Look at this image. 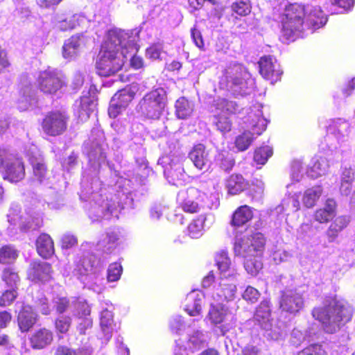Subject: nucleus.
I'll list each match as a JSON object with an SVG mask.
<instances>
[{
	"label": "nucleus",
	"mask_w": 355,
	"mask_h": 355,
	"mask_svg": "<svg viewBox=\"0 0 355 355\" xmlns=\"http://www.w3.org/2000/svg\"><path fill=\"white\" fill-rule=\"evenodd\" d=\"M103 132L98 128L92 129L91 135L84 144V152L88 157V166L83 173L81 182V200L88 201L86 205L89 218L92 221L102 218H118L123 203L119 202L125 197L128 200V191H118L116 194L107 192L101 188L102 182L98 177L100 168L106 166V150Z\"/></svg>",
	"instance_id": "obj_1"
},
{
	"label": "nucleus",
	"mask_w": 355,
	"mask_h": 355,
	"mask_svg": "<svg viewBox=\"0 0 355 355\" xmlns=\"http://www.w3.org/2000/svg\"><path fill=\"white\" fill-rule=\"evenodd\" d=\"M128 37V33L120 29L108 31L96 62L100 76H110L121 69L127 57L123 49V42Z\"/></svg>",
	"instance_id": "obj_2"
},
{
	"label": "nucleus",
	"mask_w": 355,
	"mask_h": 355,
	"mask_svg": "<svg viewBox=\"0 0 355 355\" xmlns=\"http://www.w3.org/2000/svg\"><path fill=\"white\" fill-rule=\"evenodd\" d=\"M352 313L351 306L344 300L337 299H332L329 304L314 308L312 311L313 317L322 323L326 332L330 334L337 331L349 322Z\"/></svg>",
	"instance_id": "obj_3"
},
{
	"label": "nucleus",
	"mask_w": 355,
	"mask_h": 355,
	"mask_svg": "<svg viewBox=\"0 0 355 355\" xmlns=\"http://www.w3.org/2000/svg\"><path fill=\"white\" fill-rule=\"evenodd\" d=\"M265 241L261 234L257 233L251 237H236L234 253L243 258V266L247 272L252 276L257 275L262 268L261 256Z\"/></svg>",
	"instance_id": "obj_4"
},
{
	"label": "nucleus",
	"mask_w": 355,
	"mask_h": 355,
	"mask_svg": "<svg viewBox=\"0 0 355 355\" xmlns=\"http://www.w3.org/2000/svg\"><path fill=\"white\" fill-rule=\"evenodd\" d=\"M243 123L245 130L235 139V146L240 151L247 150L254 139L266 128L267 120L263 116L262 105L257 103L247 109Z\"/></svg>",
	"instance_id": "obj_5"
},
{
	"label": "nucleus",
	"mask_w": 355,
	"mask_h": 355,
	"mask_svg": "<svg viewBox=\"0 0 355 355\" xmlns=\"http://www.w3.org/2000/svg\"><path fill=\"white\" fill-rule=\"evenodd\" d=\"M219 84L234 95L245 96L252 92L255 83L243 65L234 64L225 70Z\"/></svg>",
	"instance_id": "obj_6"
},
{
	"label": "nucleus",
	"mask_w": 355,
	"mask_h": 355,
	"mask_svg": "<svg viewBox=\"0 0 355 355\" xmlns=\"http://www.w3.org/2000/svg\"><path fill=\"white\" fill-rule=\"evenodd\" d=\"M305 7L293 3L289 5L285 11V19L282 22L281 37L285 42L294 41L301 36L304 30Z\"/></svg>",
	"instance_id": "obj_7"
},
{
	"label": "nucleus",
	"mask_w": 355,
	"mask_h": 355,
	"mask_svg": "<svg viewBox=\"0 0 355 355\" xmlns=\"http://www.w3.org/2000/svg\"><path fill=\"white\" fill-rule=\"evenodd\" d=\"M166 93L163 88H157L146 94L140 100L137 110L149 119H158L166 105Z\"/></svg>",
	"instance_id": "obj_8"
},
{
	"label": "nucleus",
	"mask_w": 355,
	"mask_h": 355,
	"mask_svg": "<svg viewBox=\"0 0 355 355\" xmlns=\"http://www.w3.org/2000/svg\"><path fill=\"white\" fill-rule=\"evenodd\" d=\"M238 108L239 106L234 101L225 98L215 100L211 106L212 124L223 134L230 132L232 129V122L229 116L234 114Z\"/></svg>",
	"instance_id": "obj_9"
},
{
	"label": "nucleus",
	"mask_w": 355,
	"mask_h": 355,
	"mask_svg": "<svg viewBox=\"0 0 355 355\" xmlns=\"http://www.w3.org/2000/svg\"><path fill=\"white\" fill-rule=\"evenodd\" d=\"M256 323L265 331L266 336L272 340H278L282 337L284 332L277 326H273L269 302L262 301L257 308L254 315Z\"/></svg>",
	"instance_id": "obj_10"
},
{
	"label": "nucleus",
	"mask_w": 355,
	"mask_h": 355,
	"mask_svg": "<svg viewBox=\"0 0 355 355\" xmlns=\"http://www.w3.org/2000/svg\"><path fill=\"white\" fill-rule=\"evenodd\" d=\"M205 194L195 187L179 191L177 202L180 207L187 213L194 214L203 208Z\"/></svg>",
	"instance_id": "obj_11"
},
{
	"label": "nucleus",
	"mask_w": 355,
	"mask_h": 355,
	"mask_svg": "<svg viewBox=\"0 0 355 355\" xmlns=\"http://www.w3.org/2000/svg\"><path fill=\"white\" fill-rule=\"evenodd\" d=\"M67 120L68 118L64 113L60 112H49L42 121V130L49 136L60 135L67 129Z\"/></svg>",
	"instance_id": "obj_12"
},
{
	"label": "nucleus",
	"mask_w": 355,
	"mask_h": 355,
	"mask_svg": "<svg viewBox=\"0 0 355 355\" xmlns=\"http://www.w3.org/2000/svg\"><path fill=\"white\" fill-rule=\"evenodd\" d=\"M40 89L46 94H55L64 85L61 75L55 69L49 68L40 73L38 79Z\"/></svg>",
	"instance_id": "obj_13"
},
{
	"label": "nucleus",
	"mask_w": 355,
	"mask_h": 355,
	"mask_svg": "<svg viewBox=\"0 0 355 355\" xmlns=\"http://www.w3.org/2000/svg\"><path fill=\"white\" fill-rule=\"evenodd\" d=\"M94 90V87L89 85L87 92L89 95L84 94L74 104V114L82 122L87 120L91 113L95 110L96 103Z\"/></svg>",
	"instance_id": "obj_14"
},
{
	"label": "nucleus",
	"mask_w": 355,
	"mask_h": 355,
	"mask_svg": "<svg viewBox=\"0 0 355 355\" xmlns=\"http://www.w3.org/2000/svg\"><path fill=\"white\" fill-rule=\"evenodd\" d=\"M183 157L181 155H169L163 157L159 159V162L163 164L164 172L167 178H171L173 184L176 180H183L185 174L182 165Z\"/></svg>",
	"instance_id": "obj_15"
},
{
	"label": "nucleus",
	"mask_w": 355,
	"mask_h": 355,
	"mask_svg": "<svg viewBox=\"0 0 355 355\" xmlns=\"http://www.w3.org/2000/svg\"><path fill=\"white\" fill-rule=\"evenodd\" d=\"M259 73L266 80L270 81L272 84L280 79L282 74V70L276 59L272 56L261 57L258 62Z\"/></svg>",
	"instance_id": "obj_16"
},
{
	"label": "nucleus",
	"mask_w": 355,
	"mask_h": 355,
	"mask_svg": "<svg viewBox=\"0 0 355 355\" xmlns=\"http://www.w3.org/2000/svg\"><path fill=\"white\" fill-rule=\"evenodd\" d=\"M304 306V297L301 292L297 290H288L283 293L280 301L282 311L295 313Z\"/></svg>",
	"instance_id": "obj_17"
},
{
	"label": "nucleus",
	"mask_w": 355,
	"mask_h": 355,
	"mask_svg": "<svg viewBox=\"0 0 355 355\" xmlns=\"http://www.w3.org/2000/svg\"><path fill=\"white\" fill-rule=\"evenodd\" d=\"M214 221V216L211 214L200 215L189 223L187 232L191 238L198 239L211 227Z\"/></svg>",
	"instance_id": "obj_18"
},
{
	"label": "nucleus",
	"mask_w": 355,
	"mask_h": 355,
	"mask_svg": "<svg viewBox=\"0 0 355 355\" xmlns=\"http://www.w3.org/2000/svg\"><path fill=\"white\" fill-rule=\"evenodd\" d=\"M306 26L315 31L323 27L327 21V17L322 11L320 7L313 5L305 6Z\"/></svg>",
	"instance_id": "obj_19"
},
{
	"label": "nucleus",
	"mask_w": 355,
	"mask_h": 355,
	"mask_svg": "<svg viewBox=\"0 0 355 355\" xmlns=\"http://www.w3.org/2000/svg\"><path fill=\"white\" fill-rule=\"evenodd\" d=\"M2 175L4 180L10 182L21 181L25 176L23 162L19 159L6 162L3 164Z\"/></svg>",
	"instance_id": "obj_20"
},
{
	"label": "nucleus",
	"mask_w": 355,
	"mask_h": 355,
	"mask_svg": "<svg viewBox=\"0 0 355 355\" xmlns=\"http://www.w3.org/2000/svg\"><path fill=\"white\" fill-rule=\"evenodd\" d=\"M337 203L333 198H327L324 205L318 208L313 214L314 221L326 224L332 220L336 215Z\"/></svg>",
	"instance_id": "obj_21"
},
{
	"label": "nucleus",
	"mask_w": 355,
	"mask_h": 355,
	"mask_svg": "<svg viewBox=\"0 0 355 355\" xmlns=\"http://www.w3.org/2000/svg\"><path fill=\"white\" fill-rule=\"evenodd\" d=\"M230 279L221 278L218 285L214 287L212 293V297L219 302L231 301L235 297L236 286L232 283H229Z\"/></svg>",
	"instance_id": "obj_22"
},
{
	"label": "nucleus",
	"mask_w": 355,
	"mask_h": 355,
	"mask_svg": "<svg viewBox=\"0 0 355 355\" xmlns=\"http://www.w3.org/2000/svg\"><path fill=\"white\" fill-rule=\"evenodd\" d=\"M26 156L33 166L34 177L40 182H42L46 176V167L42 157L37 152L35 146L32 145L26 151Z\"/></svg>",
	"instance_id": "obj_23"
},
{
	"label": "nucleus",
	"mask_w": 355,
	"mask_h": 355,
	"mask_svg": "<svg viewBox=\"0 0 355 355\" xmlns=\"http://www.w3.org/2000/svg\"><path fill=\"white\" fill-rule=\"evenodd\" d=\"M107 306L103 308L100 313V327L103 337L101 338L105 343H107L112 336L114 327L113 307L112 304H106Z\"/></svg>",
	"instance_id": "obj_24"
},
{
	"label": "nucleus",
	"mask_w": 355,
	"mask_h": 355,
	"mask_svg": "<svg viewBox=\"0 0 355 355\" xmlns=\"http://www.w3.org/2000/svg\"><path fill=\"white\" fill-rule=\"evenodd\" d=\"M207 318H209L211 324L216 325L223 324L227 320H234V315L228 310L227 307L219 302L216 304H211Z\"/></svg>",
	"instance_id": "obj_25"
},
{
	"label": "nucleus",
	"mask_w": 355,
	"mask_h": 355,
	"mask_svg": "<svg viewBox=\"0 0 355 355\" xmlns=\"http://www.w3.org/2000/svg\"><path fill=\"white\" fill-rule=\"evenodd\" d=\"M204 294L198 290L190 292L185 298L184 311L191 316L199 315L202 311Z\"/></svg>",
	"instance_id": "obj_26"
},
{
	"label": "nucleus",
	"mask_w": 355,
	"mask_h": 355,
	"mask_svg": "<svg viewBox=\"0 0 355 355\" xmlns=\"http://www.w3.org/2000/svg\"><path fill=\"white\" fill-rule=\"evenodd\" d=\"M349 124L341 119L331 120L327 126L328 137H334L338 143L346 140L349 135Z\"/></svg>",
	"instance_id": "obj_27"
},
{
	"label": "nucleus",
	"mask_w": 355,
	"mask_h": 355,
	"mask_svg": "<svg viewBox=\"0 0 355 355\" xmlns=\"http://www.w3.org/2000/svg\"><path fill=\"white\" fill-rule=\"evenodd\" d=\"M189 158L199 170H207L211 163L209 153L206 150L205 146L201 144L193 148L189 153Z\"/></svg>",
	"instance_id": "obj_28"
},
{
	"label": "nucleus",
	"mask_w": 355,
	"mask_h": 355,
	"mask_svg": "<svg viewBox=\"0 0 355 355\" xmlns=\"http://www.w3.org/2000/svg\"><path fill=\"white\" fill-rule=\"evenodd\" d=\"M216 263L220 272L221 278L234 279L237 275L236 269L230 266V259L227 252L222 250L218 252L215 257Z\"/></svg>",
	"instance_id": "obj_29"
},
{
	"label": "nucleus",
	"mask_w": 355,
	"mask_h": 355,
	"mask_svg": "<svg viewBox=\"0 0 355 355\" xmlns=\"http://www.w3.org/2000/svg\"><path fill=\"white\" fill-rule=\"evenodd\" d=\"M53 339V332L46 328L34 331L30 337L31 346L35 349H42L50 345Z\"/></svg>",
	"instance_id": "obj_30"
},
{
	"label": "nucleus",
	"mask_w": 355,
	"mask_h": 355,
	"mask_svg": "<svg viewBox=\"0 0 355 355\" xmlns=\"http://www.w3.org/2000/svg\"><path fill=\"white\" fill-rule=\"evenodd\" d=\"M51 268L46 262H33L28 271V277L32 281L46 282L51 278Z\"/></svg>",
	"instance_id": "obj_31"
},
{
	"label": "nucleus",
	"mask_w": 355,
	"mask_h": 355,
	"mask_svg": "<svg viewBox=\"0 0 355 355\" xmlns=\"http://www.w3.org/2000/svg\"><path fill=\"white\" fill-rule=\"evenodd\" d=\"M123 49L125 55H127L125 58V61L130 58V65L132 68L139 69L143 67V59L141 57L136 55L138 47L135 42V40L129 35L128 37L123 42Z\"/></svg>",
	"instance_id": "obj_32"
},
{
	"label": "nucleus",
	"mask_w": 355,
	"mask_h": 355,
	"mask_svg": "<svg viewBox=\"0 0 355 355\" xmlns=\"http://www.w3.org/2000/svg\"><path fill=\"white\" fill-rule=\"evenodd\" d=\"M37 315L29 305L23 306L17 317L18 325L22 332L28 331L36 322Z\"/></svg>",
	"instance_id": "obj_33"
},
{
	"label": "nucleus",
	"mask_w": 355,
	"mask_h": 355,
	"mask_svg": "<svg viewBox=\"0 0 355 355\" xmlns=\"http://www.w3.org/2000/svg\"><path fill=\"white\" fill-rule=\"evenodd\" d=\"M208 336L206 333L200 329H192L187 332V347L182 349L189 348L191 352L198 350L203 347L207 343Z\"/></svg>",
	"instance_id": "obj_34"
},
{
	"label": "nucleus",
	"mask_w": 355,
	"mask_h": 355,
	"mask_svg": "<svg viewBox=\"0 0 355 355\" xmlns=\"http://www.w3.org/2000/svg\"><path fill=\"white\" fill-rule=\"evenodd\" d=\"M36 103L35 92L32 85L31 84L24 85L20 91L18 108L21 111H25L35 106Z\"/></svg>",
	"instance_id": "obj_35"
},
{
	"label": "nucleus",
	"mask_w": 355,
	"mask_h": 355,
	"mask_svg": "<svg viewBox=\"0 0 355 355\" xmlns=\"http://www.w3.org/2000/svg\"><path fill=\"white\" fill-rule=\"evenodd\" d=\"M350 216L342 215L336 217L327 230L326 234L329 241H334L339 233L345 229L350 223Z\"/></svg>",
	"instance_id": "obj_36"
},
{
	"label": "nucleus",
	"mask_w": 355,
	"mask_h": 355,
	"mask_svg": "<svg viewBox=\"0 0 355 355\" xmlns=\"http://www.w3.org/2000/svg\"><path fill=\"white\" fill-rule=\"evenodd\" d=\"M82 39L79 35H73L65 41L62 47V55L65 59L72 60L79 53Z\"/></svg>",
	"instance_id": "obj_37"
},
{
	"label": "nucleus",
	"mask_w": 355,
	"mask_h": 355,
	"mask_svg": "<svg viewBox=\"0 0 355 355\" xmlns=\"http://www.w3.org/2000/svg\"><path fill=\"white\" fill-rule=\"evenodd\" d=\"M329 168V163L324 157H314L307 170V175L313 179H316L325 175Z\"/></svg>",
	"instance_id": "obj_38"
},
{
	"label": "nucleus",
	"mask_w": 355,
	"mask_h": 355,
	"mask_svg": "<svg viewBox=\"0 0 355 355\" xmlns=\"http://www.w3.org/2000/svg\"><path fill=\"white\" fill-rule=\"evenodd\" d=\"M247 184L243 177L239 174H232L225 180V187L231 195L241 193L246 188Z\"/></svg>",
	"instance_id": "obj_39"
},
{
	"label": "nucleus",
	"mask_w": 355,
	"mask_h": 355,
	"mask_svg": "<svg viewBox=\"0 0 355 355\" xmlns=\"http://www.w3.org/2000/svg\"><path fill=\"white\" fill-rule=\"evenodd\" d=\"M253 217L252 209L247 205L241 206L234 213L232 218V225L241 227L245 225Z\"/></svg>",
	"instance_id": "obj_40"
},
{
	"label": "nucleus",
	"mask_w": 355,
	"mask_h": 355,
	"mask_svg": "<svg viewBox=\"0 0 355 355\" xmlns=\"http://www.w3.org/2000/svg\"><path fill=\"white\" fill-rule=\"evenodd\" d=\"M98 261L94 254L84 256L77 263L76 270L82 275L87 276L95 271H98Z\"/></svg>",
	"instance_id": "obj_41"
},
{
	"label": "nucleus",
	"mask_w": 355,
	"mask_h": 355,
	"mask_svg": "<svg viewBox=\"0 0 355 355\" xmlns=\"http://www.w3.org/2000/svg\"><path fill=\"white\" fill-rule=\"evenodd\" d=\"M36 246L38 254L44 258L49 257L54 252L53 242L46 234H42L37 238Z\"/></svg>",
	"instance_id": "obj_42"
},
{
	"label": "nucleus",
	"mask_w": 355,
	"mask_h": 355,
	"mask_svg": "<svg viewBox=\"0 0 355 355\" xmlns=\"http://www.w3.org/2000/svg\"><path fill=\"white\" fill-rule=\"evenodd\" d=\"M137 92L136 87H126L116 93L112 100L121 107L125 108L134 98Z\"/></svg>",
	"instance_id": "obj_43"
},
{
	"label": "nucleus",
	"mask_w": 355,
	"mask_h": 355,
	"mask_svg": "<svg viewBox=\"0 0 355 355\" xmlns=\"http://www.w3.org/2000/svg\"><path fill=\"white\" fill-rule=\"evenodd\" d=\"M84 282L89 289L96 293H102L105 288L104 279L98 270L86 276Z\"/></svg>",
	"instance_id": "obj_44"
},
{
	"label": "nucleus",
	"mask_w": 355,
	"mask_h": 355,
	"mask_svg": "<svg viewBox=\"0 0 355 355\" xmlns=\"http://www.w3.org/2000/svg\"><path fill=\"white\" fill-rule=\"evenodd\" d=\"M322 193V188L320 185L307 189L303 195L302 202L306 208H311L316 204Z\"/></svg>",
	"instance_id": "obj_45"
},
{
	"label": "nucleus",
	"mask_w": 355,
	"mask_h": 355,
	"mask_svg": "<svg viewBox=\"0 0 355 355\" xmlns=\"http://www.w3.org/2000/svg\"><path fill=\"white\" fill-rule=\"evenodd\" d=\"M119 235L115 232H108L98 241L97 243L98 250L105 252H110L116 245Z\"/></svg>",
	"instance_id": "obj_46"
},
{
	"label": "nucleus",
	"mask_w": 355,
	"mask_h": 355,
	"mask_svg": "<svg viewBox=\"0 0 355 355\" xmlns=\"http://www.w3.org/2000/svg\"><path fill=\"white\" fill-rule=\"evenodd\" d=\"M175 113L179 119H184L190 116L193 110V105L184 97L178 98L175 102Z\"/></svg>",
	"instance_id": "obj_47"
},
{
	"label": "nucleus",
	"mask_w": 355,
	"mask_h": 355,
	"mask_svg": "<svg viewBox=\"0 0 355 355\" xmlns=\"http://www.w3.org/2000/svg\"><path fill=\"white\" fill-rule=\"evenodd\" d=\"M85 20L83 15H74L69 19H62L58 21L55 27L62 31H66L74 28L76 26L80 25Z\"/></svg>",
	"instance_id": "obj_48"
},
{
	"label": "nucleus",
	"mask_w": 355,
	"mask_h": 355,
	"mask_svg": "<svg viewBox=\"0 0 355 355\" xmlns=\"http://www.w3.org/2000/svg\"><path fill=\"white\" fill-rule=\"evenodd\" d=\"M18 251L12 245H7L0 249V263L8 264L13 263L18 257Z\"/></svg>",
	"instance_id": "obj_49"
},
{
	"label": "nucleus",
	"mask_w": 355,
	"mask_h": 355,
	"mask_svg": "<svg viewBox=\"0 0 355 355\" xmlns=\"http://www.w3.org/2000/svg\"><path fill=\"white\" fill-rule=\"evenodd\" d=\"M72 304L73 306V313L74 315H76L79 318H82L90 315L91 307L84 299L78 298L73 302Z\"/></svg>",
	"instance_id": "obj_50"
},
{
	"label": "nucleus",
	"mask_w": 355,
	"mask_h": 355,
	"mask_svg": "<svg viewBox=\"0 0 355 355\" xmlns=\"http://www.w3.org/2000/svg\"><path fill=\"white\" fill-rule=\"evenodd\" d=\"M299 198L300 195L297 194L284 198L281 205L282 211H287L288 214L298 211L300 208Z\"/></svg>",
	"instance_id": "obj_51"
},
{
	"label": "nucleus",
	"mask_w": 355,
	"mask_h": 355,
	"mask_svg": "<svg viewBox=\"0 0 355 355\" xmlns=\"http://www.w3.org/2000/svg\"><path fill=\"white\" fill-rule=\"evenodd\" d=\"M270 257L273 263L278 265L282 263L290 261L293 259V255L291 251L277 248L272 252Z\"/></svg>",
	"instance_id": "obj_52"
},
{
	"label": "nucleus",
	"mask_w": 355,
	"mask_h": 355,
	"mask_svg": "<svg viewBox=\"0 0 355 355\" xmlns=\"http://www.w3.org/2000/svg\"><path fill=\"white\" fill-rule=\"evenodd\" d=\"M92 350L89 347L73 350L67 346L60 345L57 347L54 355H90Z\"/></svg>",
	"instance_id": "obj_53"
},
{
	"label": "nucleus",
	"mask_w": 355,
	"mask_h": 355,
	"mask_svg": "<svg viewBox=\"0 0 355 355\" xmlns=\"http://www.w3.org/2000/svg\"><path fill=\"white\" fill-rule=\"evenodd\" d=\"M2 280L10 288H16L19 281L17 272L12 268H6L2 272Z\"/></svg>",
	"instance_id": "obj_54"
},
{
	"label": "nucleus",
	"mask_w": 355,
	"mask_h": 355,
	"mask_svg": "<svg viewBox=\"0 0 355 355\" xmlns=\"http://www.w3.org/2000/svg\"><path fill=\"white\" fill-rule=\"evenodd\" d=\"M272 155V149L271 147L268 146L260 147L254 151V160L257 164L263 165Z\"/></svg>",
	"instance_id": "obj_55"
},
{
	"label": "nucleus",
	"mask_w": 355,
	"mask_h": 355,
	"mask_svg": "<svg viewBox=\"0 0 355 355\" xmlns=\"http://www.w3.org/2000/svg\"><path fill=\"white\" fill-rule=\"evenodd\" d=\"M35 307L44 315H49L51 313V308L48 304L47 299L42 293H38L33 297Z\"/></svg>",
	"instance_id": "obj_56"
},
{
	"label": "nucleus",
	"mask_w": 355,
	"mask_h": 355,
	"mask_svg": "<svg viewBox=\"0 0 355 355\" xmlns=\"http://www.w3.org/2000/svg\"><path fill=\"white\" fill-rule=\"evenodd\" d=\"M240 327L237 325V320L234 316V320H227L223 324L220 326V331L223 336H225L230 334L232 337H236L237 335V331H240Z\"/></svg>",
	"instance_id": "obj_57"
},
{
	"label": "nucleus",
	"mask_w": 355,
	"mask_h": 355,
	"mask_svg": "<svg viewBox=\"0 0 355 355\" xmlns=\"http://www.w3.org/2000/svg\"><path fill=\"white\" fill-rule=\"evenodd\" d=\"M354 0H331L332 7L330 10L332 14L341 13L350 9L354 5Z\"/></svg>",
	"instance_id": "obj_58"
},
{
	"label": "nucleus",
	"mask_w": 355,
	"mask_h": 355,
	"mask_svg": "<svg viewBox=\"0 0 355 355\" xmlns=\"http://www.w3.org/2000/svg\"><path fill=\"white\" fill-rule=\"evenodd\" d=\"M123 268L121 264L113 263L110 264L107 271V282H117L122 274Z\"/></svg>",
	"instance_id": "obj_59"
},
{
	"label": "nucleus",
	"mask_w": 355,
	"mask_h": 355,
	"mask_svg": "<svg viewBox=\"0 0 355 355\" xmlns=\"http://www.w3.org/2000/svg\"><path fill=\"white\" fill-rule=\"evenodd\" d=\"M234 12L241 16H245L251 11V6L248 0H238L232 6Z\"/></svg>",
	"instance_id": "obj_60"
},
{
	"label": "nucleus",
	"mask_w": 355,
	"mask_h": 355,
	"mask_svg": "<svg viewBox=\"0 0 355 355\" xmlns=\"http://www.w3.org/2000/svg\"><path fill=\"white\" fill-rule=\"evenodd\" d=\"M71 324V318L69 316L60 315L55 321L56 331L61 334L68 331Z\"/></svg>",
	"instance_id": "obj_61"
},
{
	"label": "nucleus",
	"mask_w": 355,
	"mask_h": 355,
	"mask_svg": "<svg viewBox=\"0 0 355 355\" xmlns=\"http://www.w3.org/2000/svg\"><path fill=\"white\" fill-rule=\"evenodd\" d=\"M302 163L300 160H295L291 164V178L293 182H298L303 177Z\"/></svg>",
	"instance_id": "obj_62"
},
{
	"label": "nucleus",
	"mask_w": 355,
	"mask_h": 355,
	"mask_svg": "<svg viewBox=\"0 0 355 355\" xmlns=\"http://www.w3.org/2000/svg\"><path fill=\"white\" fill-rule=\"evenodd\" d=\"M170 328L173 332L181 334L186 328V323L180 315L173 317L170 321Z\"/></svg>",
	"instance_id": "obj_63"
},
{
	"label": "nucleus",
	"mask_w": 355,
	"mask_h": 355,
	"mask_svg": "<svg viewBox=\"0 0 355 355\" xmlns=\"http://www.w3.org/2000/svg\"><path fill=\"white\" fill-rule=\"evenodd\" d=\"M297 355H326V353L321 345L313 344L299 352Z\"/></svg>",
	"instance_id": "obj_64"
}]
</instances>
